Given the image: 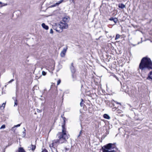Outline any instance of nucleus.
Returning a JSON list of instances; mask_svg holds the SVG:
<instances>
[{
    "label": "nucleus",
    "instance_id": "1",
    "mask_svg": "<svg viewBox=\"0 0 152 152\" xmlns=\"http://www.w3.org/2000/svg\"><path fill=\"white\" fill-rule=\"evenodd\" d=\"M62 132L57 134V137H58V139L54 141V142L56 143H59L62 144L63 143H65L67 141L66 140L68 138V136L66 133L64 125H62Z\"/></svg>",
    "mask_w": 152,
    "mask_h": 152
},
{
    "label": "nucleus",
    "instance_id": "2",
    "mask_svg": "<svg viewBox=\"0 0 152 152\" xmlns=\"http://www.w3.org/2000/svg\"><path fill=\"white\" fill-rule=\"evenodd\" d=\"M145 68L152 69V62L151 59L147 57H143V70Z\"/></svg>",
    "mask_w": 152,
    "mask_h": 152
},
{
    "label": "nucleus",
    "instance_id": "3",
    "mask_svg": "<svg viewBox=\"0 0 152 152\" xmlns=\"http://www.w3.org/2000/svg\"><path fill=\"white\" fill-rule=\"evenodd\" d=\"M115 143H108L104 146V148H103V149H107V150L113 149L115 148Z\"/></svg>",
    "mask_w": 152,
    "mask_h": 152
},
{
    "label": "nucleus",
    "instance_id": "4",
    "mask_svg": "<svg viewBox=\"0 0 152 152\" xmlns=\"http://www.w3.org/2000/svg\"><path fill=\"white\" fill-rule=\"evenodd\" d=\"M58 26L61 28L62 29H66L68 28V24L66 23L61 22L60 24H58Z\"/></svg>",
    "mask_w": 152,
    "mask_h": 152
},
{
    "label": "nucleus",
    "instance_id": "5",
    "mask_svg": "<svg viewBox=\"0 0 152 152\" xmlns=\"http://www.w3.org/2000/svg\"><path fill=\"white\" fill-rule=\"evenodd\" d=\"M139 69L138 70L139 72L141 75L142 76V58L141 60V62L139 65Z\"/></svg>",
    "mask_w": 152,
    "mask_h": 152
},
{
    "label": "nucleus",
    "instance_id": "6",
    "mask_svg": "<svg viewBox=\"0 0 152 152\" xmlns=\"http://www.w3.org/2000/svg\"><path fill=\"white\" fill-rule=\"evenodd\" d=\"M127 91L128 92V93L129 95L131 96H132L135 94V92L133 89H132L130 88V89H129V90H127Z\"/></svg>",
    "mask_w": 152,
    "mask_h": 152
},
{
    "label": "nucleus",
    "instance_id": "7",
    "mask_svg": "<svg viewBox=\"0 0 152 152\" xmlns=\"http://www.w3.org/2000/svg\"><path fill=\"white\" fill-rule=\"evenodd\" d=\"M67 49V48H64L63 50L60 53V56L61 57H63L65 56Z\"/></svg>",
    "mask_w": 152,
    "mask_h": 152
},
{
    "label": "nucleus",
    "instance_id": "8",
    "mask_svg": "<svg viewBox=\"0 0 152 152\" xmlns=\"http://www.w3.org/2000/svg\"><path fill=\"white\" fill-rule=\"evenodd\" d=\"M70 69L72 73L75 72L76 70L75 67L73 66V63L71 64V66L70 67Z\"/></svg>",
    "mask_w": 152,
    "mask_h": 152
},
{
    "label": "nucleus",
    "instance_id": "9",
    "mask_svg": "<svg viewBox=\"0 0 152 152\" xmlns=\"http://www.w3.org/2000/svg\"><path fill=\"white\" fill-rule=\"evenodd\" d=\"M55 30L56 31L60 33L62 31L63 29L60 27V26H58V25L57 26V27L55 28Z\"/></svg>",
    "mask_w": 152,
    "mask_h": 152
},
{
    "label": "nucleus",
    "instance_id": "10",
    "mask_svg": "<svg viewBox=\"0 0 152 152\" xmlns=\"http://www.w3.org/2000/svg\"><path fill=\"white\" fill-rule=\"evenodd\" d=\"M109 20L110 21H113L115 23H116L118 21V19L117 18L111 17Z\"/></svg>",
    "mask_w": 152,
    "mask_h": 152
},
{
    "label": "nucleus",
    "instance_id": "11",
    "mask_svg": "<svg viewBox=\"0 0 152 152\" xmlns=\"http://www.w3.org/2000/svg\"><path fill=\"white\" fill-rule=\"evenodd\" d=\"M102 152H115V151L114 150L109 151L107 149H103V147H102Z\"/></svg>",
    "mask_w": 152,
    "mask_h": 152
},
{
    "label": "nucleus",
    "instance_id": "12",
    "mask_svg": "<svg viewBox=\"0 0 152 152\" xmlns=\"http://www.w3.org/2000/svg\"><path fill=\"white\" fill-rule=\"evenodd\" d=\"M42 26L46 30H48V26L46 25L44 23H42Z\"/></svg>",
    "mask_w": 152,
    "mask_h": 152
},
{
    "label": "nucleus",
    "instance_id": "13",
    "mask_svg": "<svg viewBox=\"0 0 152 152\" xmlns=\"http://www.w3.org/2000/svg\"><path fill=\"white\" fill-rule=\"evenodd\" d=\"M75 73H72V80L73 81L75 80L76 78V76Z\"/></svg>",
    "mask_w": 152,
    "mask_h": 152
},
{
    "label": "nucleus",
    "instance_id": "14",
    "mask_svg": "<svg viewBox=\"0 0 152 152\" xmlns=\"http://www.w3.org/2000/svg\"><path fill=\"white\" fill-rule=\"evenodd\" d=\"M103 117L105 119H109L110 118V116L107 114H105L103 115Z\"/></svg>",
    "mask_w": 152,
    "mask_h": 152
},
{
    "label": "nucleus",
    "instance_id": "15",
    "mask_svg": "<svg viewBox=\"0 0 152 152\" xmlns=\"http://www.w3.org/2000/svg\"><path fill=\"white\" fill-rule=\"evenodd\" d=\"M18 152H26V151L23 148L20 147L18 148Z\"/></svg>",
    "mask_w": 152,
    "mask_h": 152
},
{
    "label": "nucleus",
    "instance_id": "16",
    "mask_svg": "<svg viewBox=\"0 0 152 152\" xmlns=\"http://www.w3.org/2000/svg\"><path fill=\"white\" fill-rule=\"evenodd\" d=\"M36 148V146L35 145H33L32 144L31 145V147H30V148L32 150V151H34V150H35Z\"/></svg>",
    "mask_w": 152,
    "mask_h": 152
},
{
    "label": "nucleus",
    "instance_id": "17",
    "mask_svg": "<svg viewBox=\"0 0 152 152\" xmlns=\"http://www.w3.org/2000/svg\"><path fill=\"white\" fill-rule=\"evenodd\" d=\"M118 7L120 8L123 9L125 7V6L123 4H119Z\"/></svg>",
    "mask_w": 152,
    "mask_h": 152
},
{
    "label": "nucleus",
    "instance_id": "18",
    "mask_svg": "<svg viewBox=\"0 0 152 152\" xmlns=\"http://www.w3.org/2000/svg\"><path fill=\"white\" fill-rule=\"evenodd\" d=\"M68 18L64 17L63 18L62 21L64 23H66L67 21Z\"/></svg>",
    "mask_w": 152,
    "mask_h": 152
},
{
    "label": "nucleus",
    "instance_id": "19",
    "mask_svg": "<svg viewBox=\"0 0 152 152\" xmlns=\"http://www.w3.org/2000/svg\"><path fill=\"white\" fill-rule=\"evenodd\" d=\"M148 77L150 79H151L152 80V72H151L150 74L148 76Z\"/></svg>",
    "mask_w": 152,
    "mask_h": 152
},
{
    "label": "nucleus",
    "instance_id": "20",
    "mask_svg": "<svg viewBox=\"0 0 152 152\" xmlns=\"http://www.w3.org/2000/svg\"><path fill=\"white\" fill-rule=\"evenodd\" d=\"M83 99H81V101L80 102V105L81 107H82L84 105L83 103Z\"/></svg>",
    "mask_w": 152,
    "mask_h": 152
},
{
    "label": "nucleus",
    "instance_id": "21",
    "mask_svg": "<svg viewBox=\"0 0 152 152\" xmlns=\"http://www.w3.org/2000/svg\"><path fill=\"white\" fill-rule=\"evenodd\" d=\"M63 0H61L60 1H59L58 2L56 3V4L58 5L59 4L61 3L63 1Z\"/></svg>",
    "mask_w": 152,
    "mask_h": 152
},
{
    "label": "nucleus",
    "instance_id": "22",
    "mask_svg": "<svg viewBox=\"0 0 152 152\" xmlns=\"http://www.w3.org/2000/svg\"><path fill=\"white\" fill-rule=\"evenodd\" d=\"M0 4L2 5L1 7L4 6H6L7 5V4L3 3L2 2L0 1Z\"/></svg>",
    "mask_w": 152,
    "mask_h": 152
},
{
    "label": "nucleus",
    "instance_id": "23",
    "mask_svg": "<svg viewBox=\"0 0 152 152\" xmlns=\"http://www.w3.org/2000/svg\"><path fill=\"white\" fill-rule=\"evenodd\" d=\"M120 35L119 34H117L116 36V37L115 38V39L116 40L118 39L120 37Z\"/></svg>",
    "mask_w": 152,
    "mask_h": 152
},
{
    "label": "nucleus",
    "instance_id": "24",
    "mask_svg": "<svg viewBox=\"0 0 152 152\" xmlns=\"http://www.w3.org/2000/svg\"><path fill=\"white\" fill-rule=\"evenodd\" d=\"M82 131H80L79 133V134L77 136V137H79L81 136L82 133Z\"/></svg>",
    "mask_w": 152,
    "mask_h": 152
},
{
    "label": "nucleus",
    "instance_id": "25",
    "mask_svg": "<svg viewBox=\"0 0 152 152\" xmlns=\"http://www.w3.org/2000/svg\"><path fill=\"white\" fill-rule=\"evenodd\" d=\"M5 125H2V126L1 127L0 129H4L5 128Z\"/></svg>",
    "mask_w": 152,
    "mask_h": 152
},
{
    "label": "nucleus",
    "instance_id": "26",
    "mask_svg": "<svg viewBox=\"0 0 152 152\" xmlns=\"http://www.w3.org/2000/svg\"><path fill=\"white\" fill-rule=\"evenodd\" d=\"M42 75L45 76L46 75V73L44 71H42Z\"/></svg>",
    "mask_w": 152,
    "mask_h": 152
},
{
    "label": "nucleus",
    "instance_id": "27",
    "mask_svg": "<svg viewBox=\"0 0 152 152\" xmlns=\"http://www.w3.org/2000/svg\"><path fill=\"white\" fill-rule=\"evenodd\" d=\"M57 5H57V4H54L51 5L50 6V7H54L56 6Z\"/></svg>",
    "mask_w": 152,
    "mask_h": 152
},
{
    "label": "nucleus",
    "instance_id": "28",
    "mask_svg": "<svg viewBox=\"0 0 152 152\" xmlns=\"http://www.w3.org/2000/svg\"><path fill=\"white\" fill-rule=\"evenodd\" d=\"M61 82L60 80H59L57 82V85H58L60 84Z\"/></svg>",
    "mask_w": 152,
    "mask_h": 152
},
{
    "label": "nucleus",
    "instance_id": "29",
    "mask_svg": "<svg viewBox=\"0 0 152 152\" xmlns=\"http://www.w3.org/2000/svg\"><path fill=\"white\" fill-rule=\"evenodd\" d=\"M65 149V151H63L64 152H64H66V151H68L69 150V148H67L66 147H65L64 148Z\"/></svg>",
    "mask_w": 152,
    "mask_h": 152
},
{
    "label": "nucleus",
    "instance_id": "30",
    "mask_svg": "<svg viewBox=\"0 0 152 152\" xmlns=\"http://www.w3.org/2000/svg\"><path fill=\"white\" fill-rule=\"evenodd\" d=\"M17 100L16 99L15 101V105H14V106H15V105L17 106Z\"/></svg>",
    "mask_w": 152,
    "mask_h": 152
},
{
    "label": "nucleus",
    "instance_id": "31",
    "mask_svg": "<svg viewBox=\"0 0 152 152\" xmlns=\"http://www.w3.org/2000/svg\"><path fill=\"white\" fill-rule=\"evenodd\" d=\"M37 111L38 113H41L42 112V110L37 109Z\"/></svg>",
    "mask_w": 152,
    "mask_h": 152
},
{
    "label": "nucleus",
    "instance_id": "32",
    "mask_svg": "<svg viewBox=\"0 0 152 152\" xmlns=\"http://www.w3.org/2000/svg\"><path fill=\"white\" fill-rule=\"evenodd\" d=\"M41 152H48L46 149H44Z\"/></svg>",
    "mask_w": 152,
    "mask_h": 152
},
{
    "label": "nucleus",
    "instance_id": "33",
    "mask_svg": "<svg viewBox=\"0 0 152 152\" xmlns=\"http://www.w3.org/2000/svg\"><path fill=\"white\" fill-rule=\"evenodd\" d=\"M14 80L13 79H12L10 81H9L8 83H11V82H12V81H13Z\"/></svg>",
    "mask_w": 152,
    "mask_h": 152
},
{
    "label": "nucleus",
    "instance_id": "34",
    "mask_svg": "<svg viewBox=\"0 0 152 152\" xmlns=\"http://www.w3.org/2000/svg\"><path fill=\"white\" fill-rule=\"evenodd\" d=\"M113 102H114V101L113 100L111 101V103L113 105V107H114L115 105H114V104L113 103Z\"/></svg>",
    "mask_w": 152,
    "mask_h": 152
},
{
    "label": "nucleus",
    "instance_id": "35",
    "mask_svg": "<svg viewBox=\"0 0 152 152\" xmlns=\"http://www.w3.org/2000/svg\"><path fill=\"white\" fill-rule=\"evenodd\" d=\"M53 33V30L52 29H50V33L52 34Z\"/></svg>",
    "mask_w": 152,
    "mask_h": 152
},
{
    "label": "nucleus",
    "instance_id": "36",
    "mask_svg": "<svg viewBox=\"0 0 152 152\" xmlns=\"http://www.w3.org/2000/svg\"><path fill=\"white\" fill-rule=\"evenodd\" d=\"M70 2L71 3H74V0H70Z\"/></svg>",
    "mask_w": 152,
    "mask_h": 152
},
{
    "label": "nucleus",
    "instance_id": "37",
    "mask_svg": "<svg viewBox=\"0 0 152 152\" xmlns=\"http://www.w3.org/2000/svg\"><path fill=\"white\" fill-rule=\"evenodd\" d=\"M113 108V111H115L117 109V108H116V107H115L114 108Z\"/></svg>",
    "mask_w": 152,
    "mask_h": 152
},
{
    "label": "nucleus",
    "instance_id": "38",
    "mask_svg": "<svg viewBox=\"0 0 152 152\" xmlns=\"http://www.w3.org/2000/svg\"><path fill=\"white\" fill-rule=\"evenodd\" d=\"M20 124H18L17 125H16L15 126L16 127H19L20 126Z\"/></svg>",
    "mask_w": 152,
    "mask_h": 152
},
{
    "label": "nucleus",
    "instance_id": "39",
    "mask_svg": "<svg viewBox=\"0 0 152 152\" xmlns=\"http://www.w3.org/2000/svg\"><path fill=\"white\" fill-rule=\"evenodd\" d=\"M105 102L107 103V104L109 102V101L108 100H105Z\"/></svg>",
    "mask_w": 152,
    "mask_h": 152
},
{
    "label": "nucleus",
    "instance_id": "40",
    "mask_svg": "<svg viewBox=\"0 0 152 152\" xmlns=\"http://www.w3.org/2000/svg\"><path fill=\"white\" fill-rule=\"evenodd\" d=\"M58 94V92H57V91H56V95L55 96H54L55 97Z\"/></svg>",
    "mask_w": 152,
    "mask_h": 152
},
{
    "label": "nucleus",
    "instance_id": "41",
    "mask_svg": "<svg viewBox=\"0 0 152 152\" xmlns=\"http://www.w3.org/2000/svg\"><path fill=\"white\" fill-rule=\"evenodd\" d=\"M5 103H3L2 105V106H4V107L5 105Z\"/></svg>",
    "mask_w": 152,
    "mask_h": 152
},
{
    "label": "nucleus",
    "instance_id": "42",
    "mask_svg": "<svg viewBox=\"0 0 152 152\" xmlns=\"http://www.w3.org/2000/svg\"><path fill=\"white\" fill-rule=\"evenodd\" d=\"M116 103L117 104H120V105H121V104L120 103H119V102H116Z\"/></svg>",
    "mask_w": 152,
    "mask_h": 152
},
{
    "label": "nucleus",
    "instance_id": "43",
    "mask_svg": "<svg viewBox=\"0 0 152 152\" xmlns=\"http://www.w3.org/2000/svg\"><path fill=\"white\" fill-rule=\"evenodd\" d=\"M24 132H23V133H24V134H24V135H25V131H26V130H25V128H24Z\"/></svg>",
    "mask_w": 152,
    "mask_h": 152
},
{
    "label": "nucleus",
    "instance_id": "44",
    "mask_svg": "<svg viewBox=\"0 0 152 152\" xmlns=\"http://www.w3.org/2000/svg\"><path fill=\"white\" fill-rule=\"evenodd\" d=\"M141 41L140 42V43H141L142 42V38H141Z\"/></svg>",
    "mask_w": 152,
    "mask_h": 152
},
{
    "label": "nucleus",
    "instance_id": "45",
    "mask_svg": "<svg viewBox=\"0 0 152 152\" xmlns=\"http://www.w3.org/2000/svg\"><path fill=\"white\" fill-rule=\"evenodd\" d=\"M138 91H139V92H140V91H141V90H140V89L139 88H138Z\"/></svg>",
    "mask_w": 152,
    "mask_h": 152
},
{
    "label": "nucleus",
    "instance_id": "46",
    "mask_svg": "<svg viewBox=\"0 0 152 152\" xmlns=\"http://www.w3.org/2000/svg\"><path fill=\"white\" fill-rule=\"evenodd\" d=\"M53 143H52V146H53Z\"/></svg>",
    "mask_w": 152,
    "mask_h": 152
},
{
    "label": "nucleus",
    "instance_id": "47",
    "mask_svg": "<svg viewBox=\"0 0 152 152\" xmlns=\"http://www.w3.org/2000/svg\"><path fill=\"white\" fill-rule=\"evenodd\" d=\"M140 43L139 42H138V43H137V44H139V43Z\"/></svg>",
    "mask_w": 152,
    "mask_h": 152
}]
</instances>
